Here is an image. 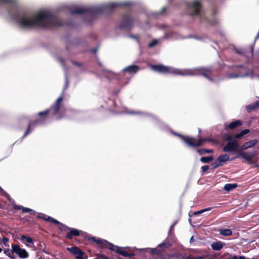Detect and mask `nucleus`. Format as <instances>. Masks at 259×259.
<instances>
[{
    "label": "nucleus",
    "mask_w": 259,
    "mask_h": 259,
    "mask_svg": "<svg viewBox=\"0 0 259 259\" xmlns=\"http://www.w3.org/2000/svg\"><path fill=\"white\" fill-rule=\"evenodd\" d=\"M9 14L16 21L18 25L23 28H31L35 27L46 28L51 26H62L65 25L62 20L55 15L48 12L41 11L31 16L27 13L15 12L12 14L10 10Z\"/></svg>",
    "instance_id": "nucleus-1"
},
{
    "label": "nucleus",
    "mask_w": 259,
    "mask_h": 259,
    "mask_svg": "<svg viewBox=\"0 0 259 259\" xmlns=\"http://www.w3.org/2000/svg\"><path fill=\"white\" fill-rule=\"evenodd\" d=\"M63 100V97L61 96L57 99L49 109L38 112L37 114L38 118L29 121L22 139L28 135L35 126L44 124L48 118H54L56 120H59L63 118L65 116V110L61 109Z\"/></svg>",
    "instance_id": "nucleus-2"
},
{
    "label": "nucleus",
    "mask_w": 259,
    "mask_h": 259,
    "mask_svg": "<svg viewBox=\"0 0 259 259\" xmlns=\"http://www.w3.org/2000/svg\"><path fill=\"white\" fill-rule=\"evenodd\" d=\"M151 68L154 71L162 74H172L182 76L202 75L210 81H213L212 70L211 68H198L181 70L162 64L151 65Z\"/></svg>",
    "instance_id": "nucleus-3"
},
{
    "label": "nucleus",
    "mask_w": 259,
    "mask_h": 259,
    "mask_svg": "<svg viewBox=\"0 0 259 259\" xmlns=\"http://www.w3.org/2000/svg\"><path fill=\"white\" fill-rule=\"evenodd\" d=\"M119 5L118 4L111 3L99 7H76L71 10L70 13L71 14H87L94 17L98 14L112 12L113 9Z\"/></svg>",
    "instance_id": "nucleus-4"
},
{
    "label": "nucleus",
    "mask_w": 259,
    "mask_h": 259,
    "mask_svg": "<svg viewBox=\"0 0 259 259\" xmlns=\"http://www.w3.org/2000/svg\"><path fill=\"white\" fill-rule=\"evenodd\" d=\"M86 239L92 243L98 245V247L101 249H108L113 251L116 253H119L124 257H131L134 256V253L128 252L127 251L122 249L121 247L114 245L108 242L106 240L102 239L95 237H88Z\"/></svg>",
    "instance_id": "nucleus-5"
},
{
    "label": "nucleus",
    "mask_w": 259,
    "mask_h": 259,
    "mask_svg": "<svg viewBox=\"0 0 259 259\" xmlns=\"http://www.w3.org/2000/svg\"><path fill=\"white\" fill-rule=\"evenodd\" d=\"M46 220L48 222L60 225L59 229L61 231L66 233L65 235L66 239L71 240L74 237L79 236L80 234L81 231L75 228L69 227L52 217H48L47 218Z\"/></svg>",
    "instance_id": "nucleus-6"
},
{
    "label": "nucleus",
    "mask_w": 259,
    "mask_h": 259,
    "mask_svg": "<svg viewBox=\"0 0 259 259\" xmlns=\"http://www.w3.org/2000/svg\"><path fill=\"white\" fill-rule=\"evenodd\" d=\"M201 3L197 0L194 1L187 5V12L191 16H200L201 15Z\"/></svg>",
    "instance_id": "nucleus-7"
},
{
    "label": "nucleus",
    "mask_w": 259,
    "mask_h": 259,
    "mask_svg": "<svg viewBox=\"0 0 259 259\" xmlns=\"http://www.w3.org/2000/svg\"><path fill=\"white\" fill-rule=\"evenodd\" d=\"M134 21V20L131 16L128 14L125 15L122 18L119 28L120 29L129 30L131 29Z\"/></svg>",
    "instance_id": "nucleus-8"
},
{
    "label": "nucleus",
    "mask_w": 259,
    "mask_h": 259,
    "mask_svg": "<svg viewBox=\"0 0 259 259\" xmlns=\"http://www.w3.org/2000/svg\"><path fill=\"white\" fill-rule=\"evenodd\" d=\"M66 250L73 255H75L76 259H87L88 258L85 252L77 246L67 247Z\"/></svg>",
    "instance_id": "nucleus-9"
},
{
    "label": "nucleus",
    "mask_w": 259,
    "mask_h": 259,
    "mask_svg": "<svg viewBox=\"0 0 259 259\" xmlns=\"http://www.w3.org/2000/svg\"><path fill=\"white\" fill-rule=\"evenodd\" d=\"M13 252L15 253L20 258H26L29 256L28 252L23 248H21L18 244H12Z\"/></svg>",
    "instance_id": "nucleus-10"
},
{
    "label": "nucleus",
    "mask_w": 259,
    "mask_h": 259,
    "mask_svg": "<svg viewBox=\"0 0 259 259\" xmlns=\"http://www.w3.org/2000/svg\"><path fill=\"white\" fill-rule=\"evenodd\" d=\"M238 148L240 149V147L238 141L236 140H234L228 142L226 145L223 147V150L225 152H237Z\"/></svg>",
    "instance_id": "nucleus-11"
},
{
    "label": "nucleus",
    "mask_w": 259,
    "mask_h": 259,
    "mask_svg": "<svg viewBox=\"0 0 259 259\" xmlns=\"http://www.w3.org/2000/svg\"><path fill=\"white\" fill-rule=\"evenodd\" d=\"M193 139L192 140L191 146L193 147H197L203 145L204 142H212L213 139L212 138H199L197 140L194 137H192Z\"/></svg>",
    "instance_id": "nucleus-12"
},
{
    "label": "nucleus",
    "mask_w": 259,
    "mask_h": 259,
    "mask_svg": "<svg viewBox=\"0 0 259 259\" xmlns=\"http://www.w3.org/2000/svg\"><path fill=\"white\" fill-rule=\"evenodd\" d=\"M168 246L165 243L159 244L156 248V255L159 256L161 259H164V257L162 256V254L166 248H168Z\"/></svg>",
    "instance_id": "nucleus-13"
},
{
    "label": "nucleus",
    "mask_w": 259,
    "mask_h": 259,
    "mask_svg": "<svg viewBox=\"0 0 259 259\" xmlns=\"http://www.w3.org/2000/svg\"><path fill=\"white\" fill-rule=\"evenodd\" d=\"M140 70V67L136 65H132L127 66L123 69V72H127L130 74H134Z\"/></svg>",
    "instance_id": "nucleus-14"
},
{
    "label": "nucleus",
    "mask_w": 259,
    "mask_h": 259,
    "mask_svg": "<svg viewBox=\"0 0 259 259\" xmlns=\"http://www.w3.org/2000/svg\"><path fill=\"white\" fill-rule=\"evenodd\" d=\"M172 133L176 136L180 138L183 141H184L185 143H186L188 146H191V144H191L192 140H193L192 139V137L185 136L181 134L177 133L176 132H172Z\"/></svg>",
    "instance_id": "nucleus-15"
},
{
    "label": "nucleus",
    "mask_w": 259,
    "mask_h": 259,
    "mask_svg": "<svg viewBox=\"0 0 259 259\" xmlns=\"http://www.w3.org/2000/svg\"><path fill=\"white\" fill-rule=\"evenodd\" d=\"M257 140L256 139H253L245 142L242 146L240 147V150H244L248 149L249 148L252 147L253 146L256 144Z\"/></svg>",
    "instance_id": "nucleus-16"
},
{
    "label": "nucleus",
    "mask_w": 259,
    "mask_h": 259,
    "mask_svg": "<svg viewBox=\"0 0 259 259\" xmlns=\"http://www.w3.org/2000/svg\"><path fill=\"white\" fill-rule=\"evenodd\" d=\"M254 156V155L253 153H249V154H247L246 153L242 152L239 153V157L244 159L249 163H252V160Z\"/></svg>",
    "instance_id": "nucleus-17"
},
{
    "label": "nucleus",
    "mask_w": 259,
    "mask_h": 259,
    "mask_svg": "<svg viewBox=\"0 0 259 259\" xmlns=\"http://www.w3.org/2000/svg\"><path fill=\"white\" fill-rule=\"evenodd\" d=\"M242 122L241 121L236 120L234 121L231 122L228 125L225 126V129L234 130L236 127L240 126L242 125Z\"/></svg>",
    "instance_id": "nucleus-18"
},
{
    "label": "nucleus",
    "mask_w": 259,
    "mask_h": 259,
    "mask_svg": "<svg viewBox=\"0 0 259 259\" xmlns=\"http://www.w3.org/2000/svg\"><path fill=\"white\" fill-rule=\"evenodd\" d=\"M258 109H259V100L246 106V109L248 113Z\"/></svg>",
    "instance_id": "nucleus-19"
},
{
    "label": "nucleus",
    "mask_w": 259,
    "mask_h": 259,
    "mask_svg": "<svg viewBox=\"0 0 259 259\" xmlns=\"http://www.w3.org/2000/svg\"><path fill=\"white\" fill-rule=\"evenodd\" d=\"M225 243L221 241L214 242L211 244V248L213 250L218 251L223 248Z\"/></svg>",
    "instance_id": "nucleus-20"
},
{
    "label": "nucleus",
    "mask_w": 259,
    "mask_h": 259,
    "mask_svg": "<svg viewBox=\"0 0 259 259\" xmlns=\"http://www.w3.org/2000/svg\"><path fill=\"white\" fill-rule=\"evenodd\" d=\"M250 132L249 130L248 129H245V130H243L242 131H241L240 133H237V134H236L234 136V138L236 139H240L242 137H243V136H244L245 135L249 133Z\"/></svg>",
    "instance_id": "nucleus-21"
},
{
    "label": "nucleus",
    "mask_w": 259,
    "mask_h": 259,
    "mask_svg": "<svg viewBox=\"0 0 259 259\" xmlns=\"http://www.w3.org/2000/svg\"><path fill=\"white\" fill-rule=\"evenodd\" d=\"M217 159L221 163H225L226 161L229 160V156L227 154H222L220 155L218 157Z\"/></svg>",
    "instance_id": "nucleus-22"
},
{
    "label": "nucleus",
    "mask_w": 259,
    "mask_h": 259,
    "mask_svg": "<svg viewBox=\"0 0 259 259\" xmlns=\"http://www.w3.org/2000/svg\"><path fill=\"white\" fill-rule=\"evenodd\" d=\"M237 186V185L236 184H226L224 186V190L226 191L229 192L236 188Z\"/></svg>",
    "instance_id": "nucleus-23"
},
{
    "label": "nucleus",
    "mask_w": 259,
    "mask_h": 259,
    "mask_svg": "<svg viewBox=\"0 0 259 259\" xmlns=\"http://www.w3.org/2000/svg\"><path fill=\"white\" fill-rule=\"evenodd\" d=\"M213 159V157L212 156H207V157H201L200 160L201 162L203 163H209L210 161H212Z\"/></svg>",
    "instance_id": "nucleus-24"
},
{
    "label": "nucleus",
    "mask_w": 259,
    "mask_h": 259,
    "mask_svg": "<svg viewBox=\"0 0 259 259\" xmlns=\"http://www.w3.org/2000/svg\"><path fill=\"white\" fill-rule=\"evenodd\" d=\"M21 240L22 241H26L29 244H33V240L32 238L30 237L26 236L24 235H23L21 236Z\"/></svg>",
    "instance_id": "nucleus-25"
},
{
    "label": "nucleus",
    "mask_w": 259,
    "mask_h": 259,
    "mask_svg": "<svg viewBox=\"0 0 259 259\" xmlns=\"http://www.w3.org/2000/svg\"><path fill=\"white\" fill-rule=\"evenodd\" d=\"M220 233L223 236H229L232 235V232L230 229H225L221 230Z\"/></svg>",
    "instance_id": "nucleus-26"
},
{
    "label": "nucleus",
    "mask_w": 259,
    "mask_h": 259,
    "mask_svg": "<svg viewBox=\"0 0 259 259\" xmlns=\"http://www.w3.org/2000/svg\"><path fill=\"white\" fill-rule=\"evenodd\" d=\"M197 152L200 155H203L205 153H211L213 152L212 149H197Z\"/></svg>",
    "instance_id": "nucleus-27"
},
{
    "label": "nucleus",
    "mask_w": 259,
    "mask_h": 259,
    "mask_svg": "<svg viewBox=\"0 0 259 259\" xmlns=\"http://www.w3.org/2000/svg\"><path fill=\"white\" fill-rule=\"evenodd\" d=\"M4 253L11 259H14L15 258L13 255V253L14 252H13L12 249L10 250L9 249H5L4 250Z\"/></svg>",
    "instance_id": "nucleus-28"
},
{
    "label": "nucleus",
    "mask_w": 259,
    "mask_h": 259,
    "mask_svg": "<svg viewBox=\"0 0 259 259\" xmlns=\"http://www.w3.org/2000/svg\"><path fill=\"white\" fill-rule=\"evenodd\" d=\"M33 214L36 215V218L38 219H42L47 222H48L46 219L48 217H50V216L46 215L44 214H40L39 213H37L35 211L33 212Z\"/></svg>",
    "instance_id": "nucleus-29"
},
{
    "label": "nucleus",
    "mask_w": 259,
    "mask_h": 259,
    "mask_svg": "<svg viewBox=\"0 0 259 259\" xmlns=\"http://www.w3.org/2000/svg\"><path fill=\"white\" fill-rule=\"evenodd\" d=\"M223 165V163H221L220 162H219L218 160L217 159L214 162L212 163V169H214L219 166H222Z\"/></svg>",
    "instance_id": "nucleus-30"
},
{
    "label": "nucleus",
    "mask_w": 259,
    "mask_h": 259,
    "mask_svg": "<svg viewBox=\"0 0 259 259\" xmlns=\"http://www.w3.org/2000/svg\"><path fill=\"white\" fill-rule=\"evenodd\" d=\"M211 209H212V207H208V208L200 210L199 211L195 212L194 214L198 215V214H201L205 211L210 210Z\"/></svg>",
    "instance_id": "nucleus-31"
},
{
    "label": "nucleus",
    "mask_w": 259,
    "mask_h": 259,
    "mask_svg": "<svg viewBox=\"0 0 259 259\" xmlns=\"http://www.w3.org/2000/svg\"><path fill=\"white\" fill-rule=\"evenodd\" d=\"M97 256L98 257H96L94 259H109V257H107L106 255L102 253L98 254Z\"/></svg>",
    "instance_id": "nucleus-32"
},
{
    "label": "nucleus",
    "mask_w": 259,
    "mask_h": 259,
    "mask_svg": "<svg viewBox=\"0 0 259 259\" xmlns=\"http://www.w3.org/2000/svg\"><path fill=\"white\" fill-rule=\"evenodd\" d=\"M224 138L225 140L228 141V142H230V141H232L234 140L233 139V136L230 135H225Z\"/></svg>",
    "instance_id": "nucleus-33"
},
{
    "label": "nucleus",
    "mask_w": 259,
    "mask_h": 259,
    "mask_svg": "<svg viewBox=\"0 0 259 259\" xmlns=\"http://www.w3.org/2000/svg\"><path fill=\"white\" fill-rule=\"evenodd\" d=\"M14 0H0V4H13Z\"/></svg>",
    "instance_id": "nucleus-34"
},
{
    "label": "nucleus",
    "mask_w": 259,
    "mask_h": 259,
    "mask_svg": "<svg viewBox=\"0 0 259 259\" xmlns=\"http://www.w3.org/2000/svg\"><path fill=\"white\" fill-rule=\"evenodd\" d=\"M9 241V239L8 238H7V237H3V238H2V242L5 244V245L6 246H9V244H8Z\"/></svg>",
    "instance_id": "nucleus-35"
},
{
    "label": "nucleus",
    "mask_w": 259,
    "mask_h": 259,
    "mask_svg": "<svg viewBox=\"0 0 259 259\" xmlns=\"http://www.w3.org/2000/svg\"><path fill=\"white\" fill-rule=\"evenodd\" d=\"M228 259H246V258L244 256L233 255L230 257Z\"/></svg>",
    "instance_id": "nucleus-36"
},
{
    "label": "nucleus",
    "mask_w": 259,
    "mask_h": 259,
    "mask_svg": "<svg viewBox=\"0 0 259 259\" xmlns=\"http://www.w3.org/2000/svg\"><path fill=\"white\" fill-rule=\"evenodd\" d=\"M7 198V199L8 200H11V197L10 196V195L7 193L5 191H4V190L3 189V191H0Z\"/></svg>",
    "instance_id": "nucleus-37"
},
{
    "label": "nucleus",
    "mask_w": 259,
    "mask_h": 259,
    "mask_svg": "<svg viewBox=\"0 0 259 259\" xmlns=\"http://www.w3.org/2000/svg\"><path fill=\"white\" fill-rule=\"evenodd\" d=\"M157 43V41L156 40H153L151 41L150 43L148 44V47L149 48H152L155 46Z\"/></svg>",
    "instance_id": "nucleus-38"
},
{
    "label": "nucleus",
    "mask_w": 259,
    "mask_h": 259,
    "mask_svg": "<svg viewBox=\"0 0 259 259\" xmlns=\"http://www.w3.org/2000/svg\"><path fill=\"white\" fill-rule=\"evenodd\" d=\"M209 169V166L208 165H203L201 167L202 169V172L203 174L206 171H207Z\"/></svg>",
    "instance_id": "nucleus-39"
},
{
    "label": "nucleus",
    "mask_w": 259,
    "mask_h": 259,
    "mask_svg": "<svg viewBox=\"0 0 259 259\" xmlns=\"http://www.w3.org/2000/svg\"><path fill=\"white\" fill-rule=\"evenodd\" d=\"M32 211H33V210H32L29 208L23 207V209H22L23 212L26 213V212H29Z\"/></svg>",
    "instance_id": "nucleus-40"
},
{
    "label": "nucleus",
    "mask_w": 259,
    "mask_h": 259,
    "mask_svg": "<svg viewBox=\"0 0 259 259\" xmlns=\"http://www.w3.org/2000/svg\"><path fill=\"white\" fill-rule=\"evenodd\" d=\"M72 63L75 65V66H77L78 67H81L82 66V63H80V62H75L74 61H72Z\"/></svg>",
    "instance_id": "nucleus-41"
},
{
    "label": "nucleus",
    "mask_w": 259,
    "mask_h": 259,
    "mask_svg": "<svg viewBox=\"0 0 259 259\" xmlns=\"http://www.w3.org/2000/svg\"><path fill=\"white\" fill-rule=\"evenodd\" d=\"M23 207V206H22L21 205H15L14 206V208L15 209H18V210H22Z\"/></svg>",
    "instance_id": "nucleus-42"
},
{
    "label": "nucleus",
    "mask_w": 259,
    "mask_h": 259,
    "mask_svg": "<svg viewBox=\"0 0 259 259\" xmlns=\"http://www.w3.org/2000/svg\"><path fill=\"white\" fill-rule=\"evenodd\" d=\"M150 253L152 254H156V248H150Z\"/></svg>",
    "instance_id": "nucleus-43"
},
{
    "label": "nucleus",
    "mask_w": 259,
    "mask_h": 259,
    "mask_svg": "<svg viewBox=\"0 0 259 259\" xmlns=\"http://www.w3.org/2000/svg\"><path fill=\"white\" fill-rule=\"evenodd\" d=\"M250 51H251V55H252L253 53V46H251L250 47Z\"/></svg>",
    "instance_id": "nucleus-44"
},
{
    "label": "nucleus",
    "mask_w": 259,
    "mask_h": 259,
    "mask_svg": "<svg viewBox=\"0 0 259 259\" xmlns=\"http://www.w3.org/2000/svg\"><path fill=\"white\" fill-rule=\"evenodd\" d=\"M12 9L15 11L16 10V7L15 6V5H13L12 7Z\"/></svg>",
    "instance_id": "nucleus-45"
},
{
    "label": "nucleus",
    "mask_w": 259,
    "mask_h": 259,
    "mask_svg": "<svg viewBox=\"0 0 259 259\" xmlns=\"http://www.w3.org/2000/svg\"><path fill=\"white\" fill-rule=\"evenodd\" d=\"M196 259H203V257L202 256H198L196 258Z\"/></svg>",
    "instance_id": "nucleus-46"
},
{
    "label": "nucleus",
    "mask_w": 259,
    "mask_h": 259,
    "mask_svg": "<svg viewBox=\"0 0 259 259\" xmlns=\"http://www.w3.org/2000/svg\"><path fill=\"white\" fill-rule=\"evenodd\" d=\"M165 11H166V8H163L162 9V13H163Z\"/></svg>",
    "instance_id": "nucleus-47"
},
{
    "label": "nucleus",
    "mask_w": 259,
    "mask_h": 259,
    "mask_svg": "<svg viewBox=\"0 0 259 259\" xmlns=\"http://www.w3.org/2000/svg\"><path fill=\"white\" fill-rule=\"evenodd\" d=\"M97 49H93L92 50V52L95 53H96L97 52Z\"/></svg>",
    "instance_id": "nucleus-48"
},
{
    "label": "nucleus",
    "mask_w": 259,
    "mask_h": 259,
    "mask_svg": "<svg viewBox=\"0 0 259 259\" xmlns=\"http://www.w3.org/2000/svg\"><path fill=\"white\" fill-rule=\"evenodd\" d=\"M98 64H99V65L100 67H102V63H101V62H99V63H98Z\"/></svg>",
    "instance_id": "nucleus-49"
},
{
    "label": "nucleus",
    "mask_w": 259,
    "mask_h": 259,
    "mask_svg": "<svg viewBox=\"0 0 259 259\" xmlns=\"http://www.w3.org/2000/svg\"><path fill=\"white\" fill-rule=\"evenodd\" d=\"M0 191H3V189L0 186Z\"/></svg>",
    "instance_id": "nucleus-50"
},
{
    "label": "nucleus",
    "mask_w": 259,
    "mask_h": 259,
    "mask_svg": "<svg viewBox=\"0 0 259 259\" xmlns=\"http://www.w3.org/2000/svg\"><path fill=\"white\" fill-rule=\"evenodd\" d=\"M124 5L125 6H128L129 4L128 3H125Z\"/></svg>",
    "instance_id": "nucleus-51"
},
{
    "label": "nucleus",
    "mask_w": 259,
    "mask_h": 259,
    "mask_svg": "<svg viewBox=\"0 0 259 259\" xmlns=\"http://www.w3.org/2000/svg\"><path fill=\"white\" fill-rule=\"evenodd\" d=\"M2 251V249L0 247V253Z\"/></svg>",
    "instance_id": "nucleus-52"
},
{
    "label": "nucleus",
    "mask_w": 259,
    "mask_h": 259,
    "mask_svg": "<svg viewBox=\"0 0 259 259\" xmlns=\"http://www.w3.org/2000/svg\"><path fill=\"white\" fill-rule=\"evenodd\" d=\"M117 259H122V258L121 257H117Z\"/></svg>",
    "instance_id": "nucleus-53"
},
{
    "label": "nucleus",
    "mask_w": 259,
    "mask_h": 259,
    "mask_svg": "<svg viewBox=\"0 0 259 259\" xmlns=\"http://www.w3.org/2000/svg\"><path fill=\"white\" fill-rule=\"evenodd\" d=\"M105 72H110V71H108V70H105Z\"/></svg>",
    "instance_id": "nucleus-54"
},
{
    "label": "nucleus",
    "mask_w": 259,
    "mask_h": 259,
    "mask_svg": "<svg viewBox=\"0 0 259 259\" xmlns=\"http://www.w3.org/2000/svg\"><path fill=\"white\" fill-rule=\"evenodd\" d=\"M237 52H238V53H239V54L241 53V52L239 51H237Z\"/></svg>",
    "instance_id": "nucleus-55"
},
{
    "label": "nucleus",
    "mask_w": 259,
    "mask_h": 259,
    "mask_svg": "<svg viewBox=\"0 0 259 259\" xmlns=\"http://www.w3.org/2000/svg\"><path fill=\"white\" fill-rule=\"evenodd\" d=\"M61 62H64L63 60H62V59H61Z\"/></svg>",
    "instance_id": "nucleus-56"
},
{
    "label": "nucleus",
    "mask_w": 259,
    "mask_h": 259,
    "mask_svg": "<svg viewBox=\"0 0 259 259\" xmlns=\"http://www.w3.org/2000/svg\"><path fill=\"white\" fill-rule=\"evenodd\" d=\"M233 159H234L233 158H231V159H230V160H233Z\"/></svg>",
    "instance_id": "nucleus-57"
}]
</instances>
